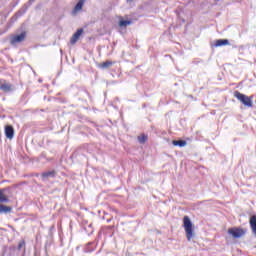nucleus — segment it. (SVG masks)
Instances as JSON below:
<instances>
[{"label":"nucleus","mask_w":256,"mask_h":256,"mask_svg":"<svg viewBox=\"0 0 256 256\" xmlns=\"http://www.w3.org/2000/svg\"><path fill=\"white\" fill-rule=\"evenodd\" d=\"M225 45H229V40L227 39H219L214 43V47H223Z\"/></svg>","instance_id":"ddd939ff"},{"label":"nucleus","mask_w":256,"mask_h":256,"mask_svg":"<svg viewBox=\"0 0 256 256\" xmlns=\"http://www.w3.org/2000/svg\"><path fill=\"white\" fill-rule=\"evenodd\" d=\"M56 175H57V171L55 170L47 171L42 173V179H53L55 178Z\"/></svg>","instance_id":"9d476101"},{"label":"nucleus","mask_w":256,"mask_h":256,"mask_svg":"<svg viewBox=\"0 0 256 256\" xmlns=\"http://www.w3.org/2000/svg\"><path fill=\"white\" fill-rule=\"evenodd\" d=\"M36 0H29L27 5L28 7H31V5H33L35 3Z\"/></svg>","instance_id":"aec40b11"},{"label":"nucleus","mask_w":256,"mask_h":256,"mask_svg":"<svg viewBox=\"0 0 256 256\" xmlns=\"http://www.w3.org/2000/svg\"><path fill=\"white\" fill-rule=\"evenodd\" d=\"M172 145H174V147H185L187 145V141H185V140H173Z\"/></svg>","instance_id":"4468645a"},{"label":"nucleus","mask_w":256,"mask_h":256,"mask_svg":"<svg viewBox=\"0 0 256 256\" xmlns=\"http://www.w3.org/2000/svg\"><path fill=\"white\" fill-rule=\"evenodd\" d=\"M249 223L252 233L256 235V216H251Z\"/></svg>","instance_id":"f8f14e48"},{"label":"nucleus","mask_w":256,"mask_h":256,"mask_svg":"<svg viewBox=\"0 0 256 256\" xmlns=\"http://www.w3.org/2000/svg\"><path fill=\"white\" fill-rule=\"evenodd\" d=\"M13 211V207L0 204V215H8Z\"/></svg>","instance_id":"1a4fd4ad"},{"label":"nucleus","mask_w":256,"mask_h":256,"mask_svg":"<svg viewBox=\"0 0 256 256\" xmlns=\"http://www.w3.org/2000/svg\"><path fill=\"white\" fill-rule=\"evenodd\" d=\"M133 0H127V3H132Z\"/></svg>","instance_id":"412c9836"},{"label":"nucleus","mask_w":256,"mask_h":256,"mask_svg":"<svg viewBox=\"0 0 256 256\" xmlns=\"http://www.w3.org/2000/svg\"><path fill=\"white\" fill-rule=\"evenodd\" d=\"M229 235H232L234 239H240V237H243L245 235L246 231L242 228L233 227L228 229Z\"/></svg>","instance_id":"7ed1b4c3"},{"label":"nucleus","mask_w":256,"mask_h":256,"mask_svg":"<svg viewBox=\"0 0 256 256\" xmlns=\"http://www.w3.org/2000/svg\"><path fill=\"white\" fill-rule=\"evenodd\" d=\"M0 91H3L4 93H11V91H13V84L7 82V80H2Z\"/></svg>","instance_id":"39448f33"},{"label":"nucleus","mask_w":256,"mask_h":256,"mask_svg":"<svg viewBox=\"0 0 256 256\" xmlns=\"http://www.w3.org/2000/svg\"><path fill=\"white\" fill-rule=\"evenodd\" d=\"M25 37H27V32L23 31L21 34L14 35L11 40V45H17V43H23L25 41Z\"/></svg>","instance_id":"20e7f679"},{"label":"nucleus","mask_w":256,"mask_h":256,"mask_svg":"<svg viewBox=\"0 0 256 256\" xmlns=\"http://www.w3.org/2000/svg\"><path fill=\"white\" fill-rule=\"evenodd\" d=\"M81 35H83V28L78 29L73 36L70 39V43L71 45H75V43H77V41H79V37H81Z\"/></svg>","instance_id":"0eeeda50"},{"label":"nucleus","mask_w":256,"mask_h":256,"mask_svg":"<svg viewBox=\"0 0 256 256\" xmlns=\"http://www.w3.org/2000/svg\"><path fill=\"white\" fill-rule=\"evenodd\" d=\"M112 65H113V62L106 61V62H102L101 64H99V68L100 69H109V67H111Z\"/></svg>","instance_id":"dca6fc26"},{"label":"nucleus","mask_w":256,"mask_h":256,"mask_svg":"<svg viewBox=\"0 0 256 256\" xmlns=\"http://www.w3.org/2000/svg\"><path fill=\"white\" fill-rule=\"evenodd\" d=\"M84 231H86V233L88 234V235H93V233H94V229H93V223H90V224H88L87 226H84Z\"/></svg>","instance_id":"2eb2a0df"},{"label":"nucleus","mask_w":256,"mask_h":256,"mask_svg":"<svg viewBox=\"0 0 256 256\" xmlns=\"http://www.w3.org/2000/svg\"><path fill=\"white\" fill-rule=\"evenodd\" d=\"M148 139V136L145 134H141L140 136H138V141L139 143H141V145H143V143H145Z\"/></svg>","instance_id":"a211bd4d"},{"label":"nucleus","mask_w":256,"mask_h":256,"mask_svg":"<svg viewBox=\"0 0 256 256\" xmlns=\"http://www.w3.org/2000/svg\"><path fill=\"white\" fill-rule=\"evenodd\" d=\"M7 188L0 189V203H9V198L5 195Z\"/></svg>","instance_id":"9b49d317"},{"label":"nucleus","mask_w":256,"mask_h":256,"mask_svg":"<svg viewBox=\"0 0 256 256\" xmlns=\"http://www.w3.org/2000/svg\"><path fill=\"white\" fill-rule=\"evenodd\" d=\"M4 133L7 139H13L15 137V129L11 125H6Z\"/></svg>","instance_id":"423d86ee"},{"label":"nucleus","mask_w":256,"mask_h":256,"mask_svg":"<svg viewBox=\"0 0 256 256\" xmlns=\"http://www.w3.org/2000/svg\"><path fill=\"white\" fill-rule=\"evenodd\" d=\"M234 97L245 107H253V96H247L239 91L234 92Z\"/></svg>","instance_id":"f257e3e1"},{"label":"nucleus","mask_w":256,"mask_h":256,"mask_svg":"<svg viewBox=\"0 0 256 256\" xmlns=\"http://www.w3.org/2000/svg\"><path fill=\"white\" fill-rule=\"evenodd\" d=\"M23 247H25V240H22V241L19 242L18 251H21V249H23Z\"/></svg>","instance_id":"6ab92c4d"},{"label":"nucleus","mask_w":256,"mask_h":256,"mask_svg":"<svg viewBox=\"0 0 256 256\" xmlns=\"http://www.w3.org/2000/svg\"><path fill=\"white\" fill-rule=\"evenodd\" d=\"M183 227L186 233L187 240L191 241V239H193L194 233H193V223L191 222V219L189 218V216H184Z\"/></svg>","instance_id":"f03ea898"},{"label":"nucleus","mask_w":256,"mask_h":256,"mask_svg":"<svg viewBox=\"0 0 256 256\" xmlns=\"http://www.w3.org/2000/svg\"><path fill=\"white\" fill-rule=\"evenodd\" d=\"M83 5H85V0H79L72 11V15H77L83 9Z\"/></svg>","instance_id":"6e6552de"},{"label":"nucleus","mask_w":256,"mask_h":256,"mask_svg":"<svg viewBox=\"0 0 256 256\" xmlns=\"http://www.w3.org/2000/svg\"><path fill=\"white\" fill-rule=\"evenodd\" d=\"M131 23H133L131 20L120 19L119 27H121V28L127 27L128 25H131Z\"/></svg>","instance_id":"f3484780"}]
</instances>
